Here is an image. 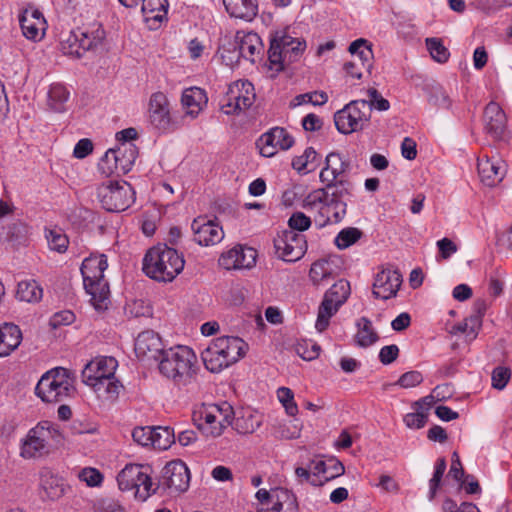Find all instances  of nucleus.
Masks as SVG:
<instances>
[{
  "label": "nucleus",
  "mask_w": 512,
  "mask_h": 512,
  "mask_svg": "<svg viewBox=\"0 0 512 512\" xmlns=\"http://www.w3.org/2000/svg\"><path fill=\"white\" fill-rule=\"evenodd\" d=\"M191 228L194 232V241L201 246L217 244L224 237L222 228L205 218L194 219Z\"/></svg>",
  "instance_id": "21"
},
{
  "label": "nucleus",
  "mask_w": 512,
  "mask_h": 512,
  "mask_svg": "<svg viewBox=\"0 0 512 512\" xmlns=\"http://www.w3.org/2000/svg\"><path fill=\"white\" fill-rule=\"evenodd\" d=\"M82 381L87 386H90L99 398H103L105 400L117 399L121 390L123 389V385L116 377H104L95 381H87V379H82Z\"/></svg>",
  "instance_id": "30"
},
{
  "label": "nucleus",
  "mask_w": 512,
  "mask_h": 512,
  "mask_svg": "<svg viewBox=\"0 0 512 512\" xmlns=\"http://www.w3.org/2000/svg\"><path fill=\"white\" fill-rule=\"evenodd\" d=\"M152 446L160 450L168 449L175 442L174 430L170 427H153Z\"/></svg>",
  "instance_id": "42"
},
{
  "label": "nucleus",
  "mask_w": 512,
  "mask_h": 512,
  "mask_svg": "<svg viewBox=\"0 0 512 512\" xmlns=\"http://www.w3.org/2000/svg\"><path fill=\"white\" fill-rule=\"evenodd\" d=\"M79 478L88 486L95 487L103 481V475L96 468L87 467L81 470Z\"/></svg>",
  "instance_id": "59"
},
{
  "label": "nucleus",
  "mask_w": 512,
  "mask_h": 512,
  "mask_svg": "<svg viewBox=\"0 0 512 512\" xmlns=\"http://www.w3.org/2000/svg\"><path fill=\"white\" fill-rule=\"evenodd\" d=\"M93 150V144L91 140L84 138L77 142L74 147L73 155L78 159H83L88 156Z\"/></svg>",
  "instance_id": "64"
},
{
  "label": "nucleus",
  "mask_w": 512,
  "mask_h": 512,
  "mask_svg": "<svg viewBox=\"0 0 512 512\" xmlns=\"http://www.w3.org/2000/svg\"><path fill=\"white\" fill-rule=\"evenodd\" d=\"M46 239L51 250L64 253L68 248V237L60 230H48L46 233Z\"/></svg>",
  "instance_id": "50"
},
{
  "label": "nucleus",
  "mask_w": 512,
  "mask_h": 512,
  "mask_svg": "<svg viewBox=\"0 0 512 512\" xmlns=\"http://www.w3.org/2000/svg\"><path fill=\"white\" fill-rule=\"evenodd\" d=\"M401 283L402 277L397 270L383 269L376 274L372 294L375 298L388 300L397 295Z\"/></svg>",
  "instance_id": "18"
},
{
  "label": "nucleus",
  "mask_w": 512,
  "mask_h": 512,
  "mask_svg": "<svg viewBox=\"0 0 512 512\" xmlns=\"http://www.w3.org/2000/svg\"><path fill=\"white\" fill-rule=\"evenodd\" d=\"M371 108L367 100H353L334 115L336 129L342 134H350L362 130L369 122Z\"/></svg>",
  "instance_id": "10"
},
{
  "label": "nucleus",
  "mask_w": 512,
  "mask_h": 512,
  "mask_svg": "<svg viewBox=\"0 0 512 512\" xmlns=\"http://www.w3.org/2000/svg\"><path fill=\"white\" fill-rule=\"evenodd\" d=\"M190 484V471L186 464L176 459L168 462L161 471L156 488L168 491L169 494L185 492Z\"/></svg>",
  "instance_id": "13"
},
{
  "label": "nucleus",
  "mask_w": 512,
  "mask_h": 512,
  "mask_svg": "<svg viewBox=\"0 0 512 512\" xmlns=\"http://www.w3.org/2000/svg\"><path fill=\"white\" fill-rule=\"evenodd\" d=\"M164 351L161 337L153 330L141 332L135 340V353L138 357L158 361Z\"/></svg>",
  "instance_id": "23"
},
{
  "label": "nucleus",
  "mask_w": 512,
  "mask_h": 512,
  "mask_svg": "<svg viewBox=\"0 0 512 512\" xmlns=\"http://www.w3.org/2000/svg\"><path fill=\"white\" fill-rule=\"evenodd\" d=\"M20 26L23 35L30 40H37L41 38V31L44 29V25L41 24L40 20L35 21L29 18V10L25 9L19 16Z\"/></svg>",
  "instance_id": "41"
},
{
  "label": "nucleus",
  "mask_w": 512,
  "mask_h": 512,
  "mask_svg": "<svg viewBox=\"0 0 512 512\" xmlns=\"http://www.w3.org/2000/svg\"><path fill=\"white\" fill-rule=\"evenodd\" d=\"M350 295V284L345 279H340L325 293V297L332 300L338 306H342Z\"/></svg>",
  "instance_id": "43"
},
{
  "label": "nucleus",
  "mask_w": 512,
  "mask_h": 512,
  "mask_svg": "<svg viewBox=\"0 0 512 512\" xmlns=\"http://www.w3.org/2000/svg\"><path fill=\"white\" fill-rule=\"evenodd\" d=\"M306 48V42L294 38L285 32H276L270 40L268 50L269 68L277 73L284 70L286 64L297 61Z\"/></svg>",
  "instance_id": "5"
},
{
  "label": "nucleus",
  "mask_w": 512,
  "mask_h": 512,
  "mask_svg": "<svg viewBox=\"0 0 512 512\" xmlns=\"http://www.w3.org/2000/svg\"><path fill=\"white\" fill-rule=\"evenodd\" d=\"M340 307L341 306H338L332 300L324 296L318 309L315 328L319 332H323L324 330H326L329 325L330 318L338 311Z\"/></svg>",
  "instance_id": "40"
},
{
  "label": "nucleus",
  "mask_w": 512,
  "mask_h": 512,
  "mask_svg": "<svg viewBox=\"0 0 512 512\" xmlns=\"http://www.w3.org/2000/svg\"><path fill=\"white\" fill-rule=\"evenodd\" d=\"M158 361L159 372L177 386H187L196 381L197 357L191 348H169L162 353Z\"/></svg>",
  "instance_id": "1"
},
{
  "label": "nucleus",
  "mask_w": 512,
  "mask_h": 512,
  "mask_svg": "<svg viewBox=\"0 0 512 512\" xmlns=\"http://www.w3.org/2000/svg\"><path fill=\"white\" fill-rule=\"evenodd\" d=\"M294 144L293 137L282 127L271 128L258 140L260 153L265 157L273 156L277 149L287 150Z\"/></svg>",
  "instance_id": "17"
},
{
  "label": "nucleus",
  "mask_w": 512,
  "mask_h": 512,
  "mask_svg": "<svg viewBox=\"0 0 512 512\" xmlns=\"http://www.w3.org/2000/svg\"><path fill=\"white\" fill-rule=\"evenodd\" d=\"M423 381V376L419 371H409L400 376L397 384L403 388H412Z\"/></svg>",
  "instance_id": "60"
},
{
  "label": "nucleus",
  "mask_w": 512,
  "mask_h": 512,
  "mask_svg": "<svg viewBox=\"0 0 512 512\" xmlns=\"http://www.w3.org/2000/svg\"><path fill=\"white\" fill-rule=\"evenodd\" d=\"M185 260L174 248L158 244L150 248L144 258L142 270L157 282H171L184 268Z\"/></svg>",
  "instance_id": "2"
},
{
  "label": "nucleus",
  "mask_w": 512,
  "mask_h": 512,
  "mask_svg": "<svg viewBox=\"0 0 512 512\" xmlns=\"http://www.w3.org/2000/svg\"><path fill=\"white\" fill-rule=\"evenodd\" d=\"M343 68L351 77L361 79L362 73L365 70V64L361 60L352 59L351 61L346 62Z\"/></svg>",
  "instance_id": "63"
},
{
  "label": "nucleus",
  "mask_w": 512,
  "mask_h": 512,
  "mask_svg": "<svg viewBox=\"0 0 512 512\" xmlns=\"http://www.w3.org/2000/svg\"><path fill=\"white\" fill-rule=\"evenodd\" d=\"M141 3V11L146 21H162L167 14V0H142Z\"/></svg>",
  "instance_id": "37"
},
{
  "label": "nucleus",
  "mask_w": 512,
  "mask_h": 512,
  "mask_svg": "<svg viewBox=\"0 0 512 512\" xmlns=\"http://www.w3.org/2000/svg\"><path fill=\"white\" fill-rule=\"evenodd\" d=\"M248 344L236 336H221L214 339L202 352L207 370L219 373L245 356Z\"/></svg>",
  "instance_id": "3"
},
{
  "label": "nucleus",
  "mask_w": 512,
  "mask_h": 512,
  "mask_svg": "<svg viewBox=\"0 0 512 512\" xmlns=\"http://www.w3.org/2000/svg\"><path fill=\"white\" fill-rule=\"evenodd\" d=\"M107 267V258L103 254L85 258L81 265L84 288L91 296L95 309L99 311L106 309L108 305L109 286L104 280Z\"/></svg>",
  "instance_id": "4"
},
{
  "label": "nucleus",
  "mask_w": 512,
  "mask_h": 512,
  "mask_svg": "<svg viewBox=\"0 0 512 512\" xmlns=\"http://www.w3.org/2000/svg\"><path fill=\"white\" fill-rule=\"evenodd\" d=\"M113 148L109 149L98 163V169L105 177L112 175L120 176V168L118 165V158L115 156Z\"/></svg>",
  "instance_id": "45"
},
{
  "label": "nucleus",
  "mask_w": 512,
  "mask_h": 512,
  "mask_svg": "<svg viewBox=\"0 0 512 512\" xmlns=\"http://www.w3.org/2000/svg\"><path fill=\"white\" fill-rule=\"evenodd\" d=\"M263 49L260 37L256 33H247L240 35L237 32L233 42L228 46H223L222 58L230 63L239 62L240 58L255 62V56L259 55Z\"/></svg>",
  "instance_id": "12"
},
{
  "label": "nucleus",
  "mask_w": 512,
  "mask_h": 512,
  "mask_svg": "<svg viewBox=\"0 0 512 512\" xmlns=\"http://www.w3.org/2000/svg\"><path fill=\"white\" fill-rule=\"evenodd\" d=\"M181 101L183 106L188 109V114L197 115L207 104L208 99L203 89L191 87L184 90Z\"/></svg>",
  "instance_id": "32"
},
{
  "label": "nucleus",
  "mask_w": 512,
  "mask_h": 512,
  "mask_svg": "<svg viewBox=\"0 0 512 512\" xmlns=\"http://www.w3.org/2000/svg\"><path fill=\"white\" fill-rule=\"evenodd\" d=\"M104 38L105 31L100 25L91 30L77 28L61 42V50L65 55L81 58L87 51L98 47Z\"/></svg>",
  "instance_id": "11"
},
{
  "label": "nucleus",
  "mask_w": 512,
  "mask_h": 512,
  "mask_svg": "<svg viewBox=\"0 0 512 512\" xmlns=\"http://www.w3.org/2000/svg\"><path fill=\"white\" fill-rule=\"evenodd\" d=\"M153 427L146 426V427H136L132 431V438L133 440L142 446H152L153 441Z\"/></svg>",
  "instance_id": "58"
},
{
  "label": "nucleus",
  "mask_w": 512,
  "mask_h": 512,
  "mask_svg": "<svg viewBox=\"0 0 512 512\" xmlns=\"http://www.w3.org/2000/svg\"><path fill=\"white\" fill-rule=\"evenodd\" d=\"M362 236L361 230L348 227L341 230L335 238L336 246L343 250L356 243Z\"/></svg>",
  "instance_id": "47"
},
{
  "label": "nucleus",
  "mask_w": 512,
  "mask_h": 512,
  "mask_svg": "<svg viewBox=\"0 0 512 512\" xmlns=\"http://www.w3.org/2000/svg\"><path fill=\"white\" fill-rule=\"evenodd\" d=\"M328 101V95L324 91H314L299 94L293 99V106H300L311 103L315 106L324 105Z\"/></svg>",
  "instance_id": "51"
},
{
  "label": "nucleus",
  "mask_w": 512,
  "mask_h": 512,
  "mask_svg": "<svg viewBox=\"0 0 512 512\" xmlns=\"http://www.w3.org/2000/svg\"><path fill=\"white\" fill-rule=\"evenodd\" d=\"M428 420V413L416 407L415 412L407 413L404 416V423L410 429H421Z\"/></svg>",
  "instance_id": "54"
},
{
  "label": "nucleus",
  "mask_w": 512,
  "mask_h": 512,
  "mask_svg": "<svg viewBox=\"0 0 512 512\" xmlns=\"http://www.w3.org/2000/svg\"><path fill=\"white\" fill-rule=\"evenodd\" d=\"M40 488L42 497L52 501L61 498L65 493L63 479L49 469H43L40 472Z\"/></svg>",
  "instance_id": "28"
},
{
  "label": "nucleus",
  "mask_w": 512,
  "mask_h": 512,
  "mask_svg": "<svg viewBox=\"0 0 512 512\" xmlns=\"http://www.w3.org/2000/svg\"><path fill=\"white\" fill-rule=\"evenodd\" d=\"M348 50L352 55V59L363 61L365 64V71L371 73V69L373 67V52L368 41L362 38L357 39L350 44Z\"/></svg>",
  "instance_id": "36"
},
{
  "label": "nucleus",
  "mask_w": 512,
  "mask_h": 512,
  "mask_svg": "<svg viewBox=\"0 0 512 512\" xmlns=\"http://www.w3.org/2000/svg\"><path fill=\"white\" fill-rule=\"evenodd\" d=\"M118 362L111 356H100L88 362L82 370V379L95 381L102 378H114Z\"/></svg>",
  "instance_id": "20"
},
{
  "label": "nucleus",
  "mask_w": 512,
  "mask_h": 512,
  "mask_svg": "<svg viewBox=\"0 0 512 512\" xmlns=\"http://www.w3.org/2000/svg\"><path fill=\"white\" fill-rule=\"evenodd\" d=\"M69 99V91L61 83L51 84L48 91V106L55 112L65 110V104Z\"/></svg>",
  "instance_id": "39"
},
{
  "label": "nucleus",
  "mask_w": 512,
  "mask_h": 512,
  "mask_svg": "<svg viewBox=\"0 0 512 512\" xmlns=\"http://www.w3.org/2000/svg\"><path fill=\"white\" fill-rule=\"evenodd\" d=\"M483 122L486 132L494 139H502L506 131L505 112L496 102L491 101L485 107Z\"/></svg>",
  "instance_id": "22"
},
{
  "label": "nucleus",
  "mask_w": 512,
  "mask_h": 512,
  "mask_svg": "<svg viewBox=\"0 0 512 512\" xmlns=\"http://www.w3.org/2000/svg\"><path fill=\"white\" fill-rule=\"evenodd\" d=\"M477 169L481 182L489 187L500 183L506 173V165L502 160L487 156L478 159Z\"/></svg>",
  "instance_id": "25"
},
{
  "label": "nucleus",
  "mask_w": 512,
  "mask_h": 512,
  "mask_svg": "<svg viewBox=\"0 0 512 512\" xmlns=\"http://www.w3.org/2000/svg\"><path fill=\"white\" fill-rule=\"evenodd\" d=\"M426 46L432 58L437 62L445 63L449 59L450 53L448 49L442 44L440 39L427 38Z\"/></svg>",
  "instance_id": "49"
},
{
  "label": "nucleus",
  "mask_w": 512,
  "mask_h": 512,
  "mask_svg": "<svg viewBox=\"0 0 512 512\" xmlns=\"http://www.w3.org/2000/svg\"><path fill=\"white\" fill-rule=\"evenodd\" d=\"M256 250L241 245L235 246L219 258V265L224 269L251 268L256 262Z\"/></svg>",
  "instance_id": "19"
},
{
  "label": "nucleus",
  "mask_w": 512,
  "mask_h": 512,
  "mask_svg": "<svg viewBox=\"0 0 512 512\" xmlns=\"http://www.w3.org/2000/svg\"><path fill=\"white\" fill-rule=\"evenodd\" d=\"M465 473L461 464V461L459 459V456L457 452H453L452 454V461L451 466L448 472V476L455 479L457 482H460V485L463 486L465 483V480L462 478L464 477Z\"/></svg>",
  "instance_id": "61"
},
{
  "label": "nucleus",
  "mask_w": 512,
  "mask_h": 512,
  "mask_svg": "<svg viewBox=\"0 0 512 512\" xmlns=\"http://www.w3.org/2000/svg\"><path fill=\"white\" fill-rule=\"evenodd\" d=\"M231 17L251 21L258 12L257 0H223Z\"/></svg>",
  "instance_id": "31"
},
{
  "label": "nucleus",
  "mask_w": 512,
  "mask_h": 512,
  "mask_svg": "<svg viewBox=\"0 0 512 512\" xmlns=\"http://www.w3.org/2000/svg\"><path fill=\"white\" fill-rule=\"evenodd\" d=\"M20 328L13 323L0 325V358L9 356L22 341Z\"/></svg>",
  "instance_id": "27"
},
{
  "label": "nucleus",
  "mask_w": 512,
  "mask_h": 512,
  "mask_svg": "<svg viewBox=\"0 0 512 512\" xmlns=\"http://www.w3.org/2000/svg\"><path fill=\"white\" fill-rule=\"evenodd\" d=\"M322 183L325 184L323 188L328 190V200L346 202V198L352 194L353 184L348 179H339Z\"/></svg>",
  "instance_id": "34"
},
{
  "label": "nucleus",
  "mask_w": 512,
  "mask_h": 512,
  "mask_svg": "<svg viewBox=\"0 0 512 512\" xmlns=\"http://www.w3.org/2000/svg\"><path fill=\"white\" fill-rule=\"evenodd\" d=\"M97 196L101 206L108 212L125 211L135 201V191L125 181L101 184L97 188Z\"/></svg>",
  "instance_id": "9"
},
{
  "label": "nucleus",
  "mask_w": 512,
  "mask_h": 512,
  "mask_svg": "<svg viewBox=\"0 0 512 512\" xmlns=\"http://www.w3.org/2000/svg\"><path fill=\"white\" fill-rule=\"evenodd\" d=\"M274 247L280 259L295 262L301 259L307 250L305 236L292 230H284L274 239Z\"/></svg>",
  "instance_id": "15"
},
{
  "label": "nucleus",
  "mask_w": 512,
  "mask_h": 512,
  "mask_svg": "<svg viewBox=\"0 0 512 512\" xmlns=\"http://www.w3.org/2000/svg\"><path fill=\"white\" fill-rule=\"evenodd\" d=\"M150 466L128 464L118 474L117 482L123 491L135 490V496L145 501L157 492L156 485L149 475Z\"/></svg>",
  "instance_id": "8"
},
{
  "label": "nucleus",
  "mask_w": 512,
  "mask_h": 512,
  "mask_svg": "<svg viewBox=\"0 0 512 512\" xmlns=\"http://www.w3.org/2000/svg\"><path fill=\"white\" fill-rule=\"evenodd\" d=\"M347 212L346 202H335L328 200L326 204L321 206L318 215L315 217V222L324 227L328 224L339 223L343 220Z\"/></svg>",
  "instance_id": "29"
},
{
  "label": "nucleus",
  "mask_w": 512,
  "mask_h": 512,
  "mask_svg": "<svg viewBox=\"0 0 512 512\" xmlns=\"http://www.w3.org/2000/svg\"><path fill=\"white\" fill-rule=\"evenodd\" d=\"M350 161L340 153L331 152L326 156L325 165L319 174L320 182H331L345 179L343 176L350 170Z\"/></svg>",
  "instance_id": "26"
},
{
  "label": "nucleus",
  "mask_w": 512,
  "mask_h": 512,
  "mask_svg": "<svg viewBox=\"0 0 512 512\" xmlns=\"http://www.w3.org/2000/svg\"><path fill=\"white\" fill-rule=\"evenodd\" d=\"M317 152L312 148L308 147L305 149L304 154L296 157L292 161V167L299 172L304 171L309 163L316 160Z\"/></svg>",
  "instance_id": "57"
},
{
  "label": "nucleus",
  "mask_w": 512,
  "mask_h": 512,
  "mask_svg": "<svg viewBox=\"0 0 512 512\" xmlns=\"http://www.w3.org/2000/svg\"><path fill=\"white\" fill-rule=\"evenodd\" d=\"M27 227L21 221L10 223L6 227V240L13 245L22 244L26 240Z\"/></svg>",
  "instance_id": "48"
},
{
  "label": "nucleus",
  "mask_w": 512,
  "mask_h": 512,
  "mask_svg": "<svg viewBox=\"0 0 512 512\" xmlns=\"http://www.w3.org/2000/svg\"><path fill=\"white\" fill-rule=\"evenodd\" d=\"M428 102L439 109H449L452 105V101L448 93L440 85H432L430 87Z\"/></svg>",
  "instance_id": "46"
},
{
  "label": "nucleus",
  "mask_w": 512,
  "mask_h": 512,
  "mask_svg": "<svg viewBox=\"0 0 512 512\" xmlns=\"http://www.w3.org/2000/svg\"><path fill=\"white\" fill-rule=\"evenodd\" d=\"M115 156L118 158V165L121 175L127 174L133 167L138 156V148L133 143H120L117 148H113Z\"/></svg>",
  "instance_id": "33"
},
{
  "label": "nucleus",
  "mask_w": 512,
  "mask_h": 512,
  "mask_svg": "<svg viewBox=\"0 0 512 512\" xmlns=\"http://www.w3.org/2000/svg\"><path fill=\"white\" fill-rule=\"evenodd\" d=\"M330 275L329 263L325 260L316 261L311 265L309 276L314 283H319Z\"/></svg>",
  "instance_id": "56"
},
{
  "label": "nucleus",
  "mask_w": 512,
  "mask_h": 512,
  "mask_svg": "<svg viewBox=\"0 0 512 512\" xmlns=\"http://www.w3.org/2000/svg\"><path fill=\"white\" fill-rule=\"evenodd\" d=\"M149 122L154 129L161 133L167 132L171 128L169 101L162 92H155L150 97Z\"/></svg>",
  "instance_id": "16"
},
{
  "label": "nucleus",
  "mask_w": 512,
  "mask_h": 512,
  "mask_svg": "<svg viewBox=\"0 0 512 512\" xmlns=\"http://www.w3.org/2000/svg\"><path fill=\"white\" fill-rule=\"evenodd\" d=\"M232 424L239 434H251L258 429L261 422L251 412H247L237 416Z\"/></svg>",
  "instance_id": "44"
},
{
  "label": "nucleus",
  "mask_w": 512,
  "mask_h": 512,
  "mask_svg": "<svg viewBox=\"0 0 512 512\" xmlns=\"http://www.w3.org/2000/svg\"><path fill=\"white\" fill-rule=\"evenodd\" d=\"M233 408L227 402L213 404L204 407L197 414H194V421L198 425H209L215 423L232 424Z\"/></svg>",
  "instance_id": "24"
},
{
  "label": "nucleus",
  "mask_w": 512,
  "mask_h": 512,
  "mask_svg": "<svg viewBox=\"0 0 512 512\" xmlns=\"http://www.w3.org/2000/svg\"><path fill=\"white\" fill-rule=\"evenodd\" d=\"M312 221L310 217L306 216L303 212H294L288 220V230L294 232H303L311 227Z\"/></svg>",
  "instance_id": "53"
},
{
  "label": "nucleus",
  "mask_w": 512,
  "mask_h": 512,
  "mask_svg": "<svg viewBox=\"0 0 512 512\" xmlns=\"http://www.w3.org/2000/svg\"><path fill=\"white\" fill-rule=\"evenodd\" d=\"M61 439V433L56 425L48 421L39 422L22 440L20 456L24 459L40 458L49 453L51 441L58 444Z\"/></svg>",
  "instance_id": "6"
},
{
  "label": "nucleus",
  "mask_w": 512,
  "mask_h": 512,
  "mask_svg": "<svg viewBox=\"0 0 512 512\" xmlns=\"http://www.w3.org/2000/svg\"><path fill=\"white\" fill-rule=\"evenodd\" d=\"M328 201V190L322 188H318L312 192H310L303 201V208L307 210H311L314 208H318V210L326 204Z\"/></svg>",
  "instance_id": "52"
},
{
  "label": "nucleus",
  "mask_w": 512,
  "mask_h": 512,
  "mask_svg": "<svg viewBox=\"0 0 512 512\" xmlns=\"http://www.w3.org/2000/svg\"><path fill=\"white\" fill-rule=\"evenodd\" d=\"M73 392L69 371L63 367H56L44 373L35 387L36 395L47 403L62 402Z\"/></svg>",
  "instance_id": "7"
},
{
  "label": "nucleus",
  "mask_w": 512,
  "mask_h": 512,
  "mask_svg": "<svg viewBox=\"0 0 512 512\" xmlns=\"http://www.w3.org/2000/svg\"><path fill=\"white\" fill-rule=\"evenodd\" d=\"M511 378V370L504 366H497L492 371V387L502 390Z\"/></svg>",
  "instance_id": "55"
},
{
  "label": "nucleus",
  "mask_w": 512,
  "mask_h": 512,
  "mask_svg": "<svg viewBox=\"0 0 512 512\" xmlns=\"http://www.w3.org/2000/svg\"><path fill=\"white\" fill-rule=\"evenodd\" d=\"M357 327L355 341L358 346L366 348L379 340L378 333L373 329L372 322L367 317H361L357 322Z\"/></svg>",
  "instance_id": "35"
},
{
  "label": "nucleus",
  "mask_w": 512,
  "mask_h": 512,
  "mask_svg": "<svg viewBox=\"0 0 512 512\" xmlns=\"http://www.w3.org/2000/svg\"><path fill=\"white\" fill-rule=\"evenodd\" d=\"M42 295L43 290L35 280H25L18 283L16 297L20 301L38 302Z\"/></svg>",
  "instance_id": "38"
},
{
  "label": "nucleus",
  "mask_w": 512,
  "mask_h": 512,
  "mask_svg": "<svg viewBox=\"0 0 512 512\" xmlns=\"http://www.w3.org/2000/svg\"><path fill=\"white\" fill-rule=\"evenodd\" d=\"M255 100L254 87L249 81H237L229 85L222 100L221 109L225 114L239 113L252 106Z\"/></svg>",
  "instance_id": "14"
},
{
  "label": "nucleus",
  "mask_w": 512,
  "mask_h": 512,
  "mask_svg": "<svg viewBox=\"0 0 512 512\" xmlns=\"http://www.w3.org/2000/svg\"><path fill=\"white\" fill-rule=\"evenodd\" d=\"M399 355V348L395 344L384 346L379 352V361L383 365H389L393 363Z\"/></svg>",
  "instance_id": "62"
}]
</instances>
